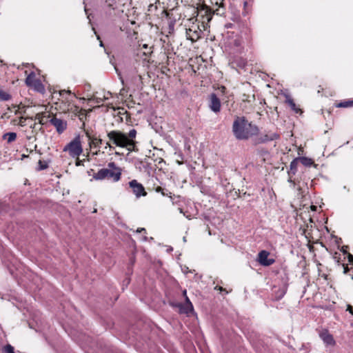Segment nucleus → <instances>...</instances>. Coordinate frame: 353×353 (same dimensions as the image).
I'll return each mask as SVG.
<instances>
[{"mask_svg": "<svg viewBox=\"0 0 353 353\" xmlns=\"http://www.w3.org/2000/svg\"><path fill=\"white\" fill-rule=\"evenodd\" d=\"M170 305L174 307L179 308V313L188 314L190 312H193V305L188 296L185 299V303L170 302Z\"/></svg>", "mask_w": 353, "mask_h": 353, "instance_id": "5", "label": "nucleus"}, {"mask_svg": "<svg viewBox=\"0 0 353 353\" xmlns=\"http://www.w3.org/2000/svg\"><path fill=\"white\" fill-rule=\"evenodd\" d=\"M30 87L33 88L35 91L41 94L44 93L46 90L45 87L40 79H36L34 81Z\"/></svg>", "mask_w": 353, "mask_h": 353, "instance_id": "18", "label": "nucleus"}, {"mask_svg": "<svg viewBox=\"0 0 353 353\" xmlns=\"http://www.w3.org/2000/svg\"><path fill=\"white\" fill-rule=\"evenodd\" d=\"M292 176H293V175H290V176H289L288 181H289V182H290V183H292Z\"/></svg>", "mask_w": 353, "mask_h": 353, "instance_id": "46", "label": "nucleus"}, {"mask_svg": "<svg viewBox=\"0 0 353 353\" xmlns=\"http://www.w3.org/2000/svg\"><path fill=\"white\" fill-rule=\"evenodd\" d=\"M185 34L187 39L192 41V42H195L201 37L202 30L199 26L195 25L187 28Z\"/></svg>", "mask_w": 353, "mask_h": 353, "instance_id": "7", "label": "nucleus"}, {"mask_svg": "<svg viewBox=\"0 0 353 353\" xmlns=\"http://www.w3.org/2000/svg\"><path fill=\"white\" fill-rule=\"evenodd\" d=\"M3 139H7L8 143L14 141L17 139V134L15 132H7L3 134Z\"/></svg>", "mask_w": 353, "mask_h": 353, "instance_id": "23", "label": "nucleus"}, {"mask_svg": "<svg viewBox=\"0 0 353 353\" xmlns=\"http://www.w3.org/2000/svg\"><path fill=\"white\" fill-rule=\"evenodd\" d=\"M209 107L215 113L221 110V101L215 93H212L210 96Z\"/></svg>", "mask_w": 353, "mask_h": 353, "instance_id": "12", "label": "nucleus"}, {"mask_svg": "<svg viewBox=\"0 0 353 353\" xmlns=\"http://www.w3.org/2000/svg\"><path fill=\"white\" fill-rule=\"evenodd\" d=\"M216 5L217 8L215 10H212L213 14H216L217 15L223 16L225 13V8L223 0L220 3L216 2Z\"/></svg>", "mask_w": 353, "mask_h": 353, "instance_id": "20", "label": "nucleus"}, {"mask_svg": "<svg viewBox=\"0 0 353 353\" xmlns=\"http://www.w3.org/2000/svg\"><path fill=\"white\" fill-rule=\"evenodd\" d=\"M152 190H154L157 193H161L164 196L172 197L171 196L172 193L170 192H169L166 188H163L161 186L156 185L155 184H154V186L152 188Z\"/></svg>", "mask_w": 353, "mask_h": 353, "instance_id": "19", "label": "nucleus"}, {"mask_svg": "<svg viewBox=\"0 0 353 353\" xmlns=\"http://www.w3.org/2000/svg\"><path fill=\"white\" fill-rule=\"evenodd\" d=\"M65 94H72V92L70 90H63L60 91V96H61L63 98L64 97Z\"/></svg>", "mask_w": 353, "mask_h": 353, "instance_id": "33", "label": "nucleus"}, {"mask_svg": "<svg viewBox=\"0 0 353 353\" xmlns=\"http://www.w3.org/2000/svg\"><path fill=\"white\" fill-rule=\"evenodd\" d=\"M6 207V205L3 203H0V214L4 212H7L8 209H3Z\"/></svg>", "mask_w": 353, "mask_h": 353, "instance_id": "37", "label": "nucleus"}, {"mask_svg": "<svg viewBox=\"0 0 353 353\" xmlns=\"http://www.w3.org/2000/svg\"><path fill=\"white\" fill-rule=\"evenodd\" d=\"M232 132L237 140H248L259 133V127L245 117H237L232 124Z\"/></svg>", "mask_w": 353, "mask_h": 353, "instance_id": "1", "label": "nucleus"}, {"mask_svg": "<svg viewBox=\"0 0 353 353\" xmlns=\"http://www.w3.org/2000/svg\"><path fill=\"white\" fill-rule=\"evenodd\" d=\"M280 139L279 134L276 132H268L264 134H261L260 137H256L253 139L254 145H258L261 143H265L269 141L277 140Z\"/></svg>", "mask_w": 353, "mask_h": 353, "instance_id": "6", "label": "nucleus"}, {"mask_svg": "<svg viewBox=\"0 0 353 353\" xmlns=\"http://www.w3.org/2000/svg\"><path fill=\"white\" fill-rule=\"evenodd\" d=\"M346 310L348 311L351 314L353 315V307L351 305L348 304L347 305V310Z\"/></svg>", "mask_w": 353, "mask_h": 353, "instance_id": "39", "label": "nucleus"}, {"mask_svg": "<svg viewBox=\"0 0 353 353\" xmlns=\"http://www.w3.org/2000/svg\"><path fill=\"white\" fill-rule=\"evenodd\" d=\"M123 148H127V150L129 152H132V151H137V147H136V142H134V145H132L124 146Z\"/></svg>", "mask_w": 353, "mask_h": 353, "instance_id": "31", "label": "nucleus"}, {"mask_svg": "<svg viewBox=\"0 0 353 353\" xmlns=\"http://www.w3.org/2000/svg\"><path fill=\"white\" fill-rule=\"evenodd\" d=\"M298 162V158H295L291 161L290 165V170L288 172L289 176L294 175L296 173Z\"/></svg>", "mask_w": 353, "mask_h": 353, "instance_id": "21", "label": "nucleus"}, {"mask_svg": "<svg viewBox=\"0 0 353 353\" xmlns=\"http://www.w3.org/2000/svg\"><path fill=\"white\" fill-rule=\"evenodd\" d=\"M108 167V168L99 170L93 175V178L95 180L112 179L114 182L119 181L121 176V169L117 167L114 162H110Z\"/></svg>", "mask_w": 353, "mask_h": 353, "instance_id": "3", "label": "nucleus"}, {"mask_svg": "<svg viewBox=\"0 0 353 353\" xmlns=\"http://www.w3.org/2000/svg\"><path fill=\"white\" fill-rule=\"evenodd\" d=\"M351 106H353V100L341 101L336 105L338 108H348Z\"/></svg>", "mask_w": 353, "mask_h": 353, "instance_id": "27", "label": "nucleus"}, {"mask_svg": "<svg viewBox=\"0 0 353 353\" xmlns=\"http://www.w3.org/2000/svg\"><path fill=\"white\" fill-rule=\"evenodd\" d=\"M299 161H300L303 165L306 167H310L314 163V161L308 157H297Z\"/></svg>", "mask_w": 353, "mask_h": 353, "instance_id": "22", "label": "nucleus"}, {"mask_svg": "<svg viewBox=\"0 0 353 353\" xmlns=\"http://www.w3.org/2000/svg\"><path fill=\"white\" fill-rule=\"evenodd\" d=\"M242 100H243V101L250 102V96L247 95L245 94H243Z\"/></svg>", "mask_w": 353, "mask_h": 353, "instance_id": "36", "label": "nucleus"}, {"mask_svg": "<svg viewBox=\"0 0 353 353\" xmlns=\"http://www.w3.org/2000/svg\"><path fill=\"white\" fill-rule=\"evenodd\" d=\"M137 130L132 129L128 135L119 130H112L108 133L109 140L118 147L130 146L134 145Z\"/></svg>", "mask_w": 353, "mask_h": 353, "instance_id": "2", "label": "nucleus"}, {"mask_svg": "<svg viewBox=\"0 0 353 353\" xmlns=\"http://www.w3.org/2000/svg\"><path fill=\"white\" fill-rule=\"evenodd\" d=\"M30 117H21L20 119H19V124L21 125V126H26V120L30 119Z\"/></svg>", "mask_w": 353, "mask_h": 353, "instance_id": "30", "label": "nucleus"}, {"mask_svg": "<svg viewBox=\"0 0 353 353\" xmlns=\"http://www.w3.org/2000/svg\"><path fill=\"white\" fill-rule=\"evenodd\" d=\"M3 351L4 353H14V347L10 344H7L3 347Z\"/></svg>", "mask_w": 353, "mask_h": 353, "instance_id": "29", "label": "nucleus"}, {"mask_svg": "<svg viewBox=\"0 0 353 353\" xmlns=\"http://www.w3.org/2000/svg\"><path fill=\"white\" fill-rule=\"evenodd\" d=\"M28 157H29L28 155L23 154L22 157H21V159H23L27 158Z\"/></svg>", "mask_w": 353, "mask_h": 353, "instance_id": "47", "label": "nucleus"}, {"mask_svg": "<svg viewBox=\"0 0 353 353\" xmlns=\"http://www.w3.org/2000/svg\"><path fill=\"white\" fill-rule=\"evenodd\" d=\"M11 99V95L0 88V101H7Z\"/></svg>", "mask_w": 353, "mask_h": 353, "instance_id": "25", "label": "nucleus"}, {"mask_svg": "<svg viewBox=\"0 0 353 353\" xmlns=\"http://www.w3.org/2000/svg\"><path fill=\"white\" fill-rule=\"evenodd\" d=\"M44 116H43V114H41V113H38L36 114V116L33 118V117H30V119L31 120H38L39 121V123L41 125H43L45 124V122L43 121V117Z\"/></svg>", "mask_w": 353, "mask_h": 353, "instance_id": "28", "label": "nucleus"}, {"mask_svg": "<svg viewBox=\"0 0 353 353\" xmlns=\"http://www.w3.org/2000/svg\"><path fill=\"white\" fill-rule=\"evenodd\" d=\"M100 46H101V47L103 46V43L102 41H100Z\"/></svg>", "mask_w": 353, "mask_h": 353, "instance_id": "50", "label": "nucleus"}, {"mask_svg": "<svg viewBox=\"0 0 353 353\" xmlns=\"http://www.w3.org/2000/svg\"><path fill=\"white\" fill-rule=\"evenodd\" d=\"M49 122L56 128L58 134H62L66 130L68 126L66 121L59 119L56 117H53L50 119Z\"/></svg>", "mask_w": 353, "mask_h": 353, "instance_id": "10", "label": "nucleus"}, {"mask_svg": "<svg viewBox=\"0 0 353 353\" xmlns=\"http://www.w3.org/2000/svg\"><path fill=\"white\" fill-rule=\"evenodd\" d=\"M288 289V285H284L282 288L278 289L276 291L274 292V296L272 297V299L274 301H279L281 300L286 294Z\"/></svg>", "mask_w": 353, "mask_h": 353, "instance_id": "16", "label": "nucleus"}, {"mask_svg": "<svg viewBox=\"0 0 353 353\" xmlns=\"http://www.w3.org/2000/svg\"><path fill=\"white\" fill-rule=\"evenodd\" d=\"M105 3L110 8H113V6L116 3L115 0H104Z\"/></svg>", "mask_w": 353, "mask_h": 353, "instance_id": "32", "label": "nucleus"}, {"mask_svg": "<svg viewBox=\"0 0 353 353\" xmlns=\"http://www.w3.org/2000/svg\"><path fill=\"white\" fill-rule=\"evenodd\" d=\"M147 239H148V238H147V236H143V237H142V241H147Z\"/></svg>", "mask_w": 353, "mask_h": 353, "instance_id": "45", "label": "nucleus"}, {"mask_svg": "<svg viewBox=\"0 0 353 353\" xmlns=\"http://www.w3.org/2000/svg\"><path fill=\"white\" fill-rule=\"evenodd\" d=\"M270 252L266 250H261L258 254L257 261L263 266H270L274 263L275 260L268 258Z\"/></svg>", "mask_w": 353, "mask_h": 353, "instance_id": "9", "label": "nucleus"}, {"mask_svg": "<svg viewBox=\"0 0 353 353\" xmlns=\"http://www.w3.org/2000/svg\"><path fill=\"white\" fill-rule=\"evenodd\" d=\"M212 10L208 6H203L197 10V17L202 21V23H208L212 19Z\"/></svg>", "mask_w": 353, "mask_h": 353, "instance_id": "8", "label": "nucleus"}, {"mask_svg": "<svg viewBox=\"0 0 353 353\" xmlns=\"http://www.w3.org/2000/svg\"><path fill=\"white\" fill-rule=\"evenodd\" d=\"M339 265L343 268V273L344 274H347L350 271V269H349L347 265L344 264V263L339 264Z\"/></svg>", "mask_w": 353, "mask_h": 353, "instance_id": "35", "label": "nucleus"}, {"mask_svg": "<svg viewBox=\"0 0 353 353\" xmlns=\"http://www.w3.org/2000/svg\"><path fill=\"white\" fill-rule=\"evenodd\" d=\"M230 65L232 68L238 70V69H243L247 65V62L245 59L241 57H236L232 61H230Z\"/></svg>", "mask_w": 353, "mask_h": 353, "instance_id": "15", "label": "nucleus"}, {"mask_svg": "<svg viewBox=\"0 0 353 353\" xmlns=\"http://www.w3.org/2000/svg\"><path fill=\"white\" fill-rule=\"evenodd\" d=\"M183 296L185 297V299L186 298V296H187V291H186V290H184L183 291Z\"/></svg>", "mask_w": 353, "mask_h": 353, "instance_id": "43", "label": "nucleus"}, {"mask_svg": "<svg viewBox=\"0 0 353 353\" xmlns=\"http://www.w3.org/2000/svg\"><path fill=\"white\" fill-rule=\"evenodd\" d=\"M64 152H68L70 157L74 158L79 157L83 152V148L79 136H77L72 141L63 148Z\"/></svg>", "mask_w": 353, "mask_h": 353, "instance_id": "4", "label": "nucleus"}, {"mask_svg": "<svg viewBox=\"0 0 353 353\" xmlns=\"http://www.w3.org/2000/svg\"><path fill=\"white\" fill-rule=\"evenodd\" d=\"M172 250H173V249H172V247H170L168 250V251H172Z\"/></svg>", "mask_w": 353, "mask_h": 353, "instance_id": "51", "label": "nucleus"}, {"mask_svg": "<svg viewBox=\"0 0 353 353\" xmlns=\"http://www.w3.org/2000/svg\"><path fill=\"white\" fill-rule=\"evenodd\" d=\"M344 254H347V252L345 250H344L343 248L341 250Z\"/></svg>", "mask_w": 353, "mask_h": 353, "instance_id": "49", "label": "nucleus"}, {"mask_svg": "<svg viewBox=\"0 0 353 353\" xmlns=\"http://www.w3.org/2000/svg\"><path fill=\"white\" fill-rule=\"evenodd\" d=\"M219 290H220L221 292L224 291V292H225V293H228V292H227L225 289H223L222 287H219Z\"/></svg>", "mask_w": 353, "mask_h": 353, "instance_id": "44", "label": "nucleus"}, {"mask_svg": "<svg viewBox=\"0 0 353 353\" xmlns=\"http://www.w3.org/2000/svg\"><path fill=\"white\" fill-rule=\"evenodd\" d=\"M109 147L110 149H114V147H112L109 142L105 143V148Z\"/></svg>", "mask_w": 353, "mask_h": 353, "instance_id": "41", "label": "nucleus"}, {"mask_svg": "<svg viewBox=\"0 0 353 353\" xmlns=\"http://www.w3.org/2000/svg\"><path fill=\"white\" fill-rule=\"evenodd\" d=\"M285 103L289 105L292 110H293L295 113H299L301 112V109L296 107L294 100L291 98V97L289 94H285Z\"/></svg>", "mask_w": 353, "mask_h": 353, "instance_id": "17", "label": "nucleus"}, {"mask_svg": "<svg viewBox=\"0 0 353 353\" xmlns=\"http://www.w3.org/2000/svg\"><path fill=\"white\" fill-rule=\"evenodd\" d=\"M144 232L145 233V232H146V230H145V228H138V229L137 230V232L140 233V232Z\"/></svg>", "mask_w": 353, "mask_h": 353, "instance_id": "40", "label": "nucleus"}, {"mask_svg": "<svg viewBox=\"0 0 353 353\" xmlns=\"http://www.w3.org/2000/svg\"><path fill=\"white\" fill-rule=\"evenodd\" d=\"M83 165L82 161H80V160H77V162H76V165L77 166H79V165Z\"/></svg>", "mask_w": 353, "mask_h": 353, "instance_id": "42", "label": "nucleus"}, {"mask_svg": "<svg viewBox=\"0 0 353 353\" xmlns=\"http://www.w3.org/2000/svg\"><path fill=\"white\" fill-rule=\"evenodd\" d=\"M348 261L353 265V255L350 253H347Z\"/></svg>", "mask_w": 353, "mask_h": 353, "instance_id": "38", "label": "nucleus"}, {"mask_svg": "<svg viewBox=\"0 0 353 353\" xmlns=\"http://www.w3.org/2000/svg\"><path fill=\"white\" fill-rule=\"evenodd\" d=\"M179 210H180V212H181V213H183V210H182V209H179Z\"/></svg>", "mask_w": 353, "mask_h": 353, "instance_id": "52", "label": "nucleus"}, {"mask_svg": "<svg viewBox=\"0 0 353 353\" xmlns=\"http://www.w3.org/2000/svg\"><path fill=\"white\" fill-rule=\"evenodd\" d=\"M170 28L172 30L174 29V23L170 24Z\"/></svg>", "mask_w": 353, "mask_h": 353, "instance_id": "48", "label": "nucleus"}, {"mask_svg": "<svg viewBox=\"0 0 353 353\" xmlns=\"http://www.w3.org/2000/svg\"><path fill=\"white\" fill-rule=\"evenodd\" d=\"M35 73L34 72H31L28 77H26L25 82L27 86H31L34 81H35Z\"/></svg>", "mask_w": 353, "mask_h": 353, "instance_id": "24", "label": "nucleus"}, {"mask_svg": "<svg viewBox=\"0 0 353 353\" xmlns=\"http://www.w3.org/2000/svg\"><path fill=\"white\" fill-rule=\"evenodd\" d=\"M233 23H226L224 26L226 29L230 28H236L238 30H241L242 27L243 26V23L239 15L234 14L232 17H231Z\"/></svg>", "mask_w": 353, "mask_h": 353, "instance_id": "13", "label": "nucleus"}, {"mask_svg": "<svg viewBox=\"0 0 353 353\" xmlns=\"http://www.w3.org/2000/svg\"><path fill=\"white\" fill-rule=\"evenodd\" d=\"M319 336L327 345H334L335 344L332 335L327 330H323L319 334Z\"/></svg>", "mask_w": 353, "mask_h": 353, "instance_id": "14", "label": "nucleus"}, {"mask_svg": "<svg viewBox=\"0 0 353 353\" xmlns=\"http://www.w3.org/2000/svg\"><path fill=\"white\" fill-rule=\"evenodd\" d=\"M95 142H94V144L95 147H99V145L103 143V140L101 139H95Z\"/></svg>", "mask_w": 353, "mask_h": 353, "instance_id": "34", "label": "nucleus"}, {"mask_svg": "<svg viewBox=\"0 0 353 353\" xmlns=\"http://www.w3.org/2000/svg\"><path fill=\"white\" fill-rule=\"evenodd\" d=\"M48 168V162H46L45 161L39 160L38 162V167L37 168V170L41 171V170H46Z\"/></svg>", "mask_w": 353, "mask_h": 353, "instance_id": "26", "label": "nucleus"}, {"mask_svg": "<svg viewBox=\"0 0 353 353\" xmlns=\"http://www.w3.org/2000/svg\"><path fill=\"white\" fill-rule=\"evenodd\" d=\"M129 185L132 188L133 193L136 195L137 197L139 198L141 196H146L147 192H145L144 187L137 180L133 179L130 181L129 182Z\"/></svg>", "mask_w": 353, "mask_h": 353, "instance_id": "11", "label": "nucleus"}]
</instances>
